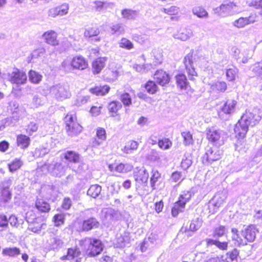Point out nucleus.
<instances>
[{
  "instance_id": "36",
  "label": "nucleus",
  "mask_w": 262,
  "mask_h": 262,
  "mask_svg": "<svg viewBox=\"0 0 262 262\" xmlns=\"http://www.w3.org/2000/svg\"><path fill=\"white\" fill-rule=\"evenodd\" d=\"M29 137L24 135H19L17 137V144L21 148H26L30 144Z\"/></svg>"
},
{
  "instance_id": "7",
  "label": "nucleus",
  "mask_w": 262,
  "mask_h": 262,
  "mask_svg": "<svg viewBox=\"0 0 262 262\" xmlns=\"http://www.w3.org/2000/svg\"><path fill=\"white\" fill-rule=\"evenodd\" d=\"M39 169L43 173L51 172L53 175L57 177H61L65 172V168L60 162L54 161L50 164H45Z\"/></svg>"
},
{
  "instance_id": "16",
  "label": "nucleus",
  "mask_w": 262,
  "mask_h": 262,
  "mask_svg": "<svg viewBox=\"0 0 262 262\" xmlns=\"http://www.w3.org/2000/svg\"><path fill=\"white\" fill-rule=\"evenodd\" d=\"M105 130L102 127H98L96 130V137L92 140L91 145L93 147L97 148L106 140Z\"/></svg>"
},
{
  "instance_id": "26",
  "label": "nucleus",
  "mask_w": 262,
  "mask_h": 262,
  "mask_svg": "<svg viewBox=\"0 0 262 262\" xmlns=\"http://www.w3.org/2000/svg\"><path fill=\"white\" fill-rule=\"evenodd\" d=\"M148 173L143 167L138 168L134 171V177L137 182L142 184L146 183L148 179Z\"/></svg>"
},
{
  "instance_id": "23",
  "label": "nucleus",
  "mask_w": 262,
  "mask_h": 262,
  "mask_svg": "<svg viewBox=\"0 0 262 262\" xmlns=\"http://www.w3.org/2000/svg\"><path fill=\"white\" fill-rule=\"evenodd\" d=\"M12 194L9 190L8 185L3 184L2 189L0 195V206H5L11 199Z\"/></svg>"
},
{
  "instance_id": "9",
  "label": "nucleus",
  "mask_w": 262,
  "mask_h": 262,
  "mask_svg": "<svg viewBox=\"0 0 262 262\" xmlns=\"http://www.w3.org/2000/svg\"><path fill=\"white\" fill-rule=\"evenodd\" d=\"M236 5L233 2H226L213 9V11L215 13L222 17H226L233 15L236 12Z\"/></svg>"
},
{
  "instance_id": "38",
  "label": "nucleus",
  "mask_w": 262,
  "mask_h": 262,
  "mask_svg": "<svg viewBox=\"0 0 262 262\" xmlns=\"http://www.w3.org/2000/svg\"><path fill=\"white\" fill-rule=\"evenodd\" d=\"M111 33L112 34H122L125 32L124 25L121 23H116L112 24L110 27Z\"/></svg>"
},
{
  "instance_id": "64",
  "label": "nucleus",
  "mask_w": 262,
  "mask_h": 262,
  "mask_svg": "<svg viewBox=\"0 0 262 262\" xmlns=\"http://www.w3.org/2000/svg\"><path fill=\"white\" fill-rule=\"evenodd\" d=\"M185 177H183L180 172L175 171L171 176L170 180L173 182L181 183Z\"/></svg>"
},
{
  "instance_id": "58",
  "label": "nucleus",
  "mask_w": 262,
  "mask_h": 262,
  "mask_svg": "<svg viewBox=\"0 0 262 262\" xmlns=\"http://www.w3.org/2000/svg\"><path fill=\"white\" fill-rule=\"evenodd\" d=\"M119 47L125 48L127 50H130L133 48L134 45L133 43L126 38H122L119 42Z\"/></svg>"
},
{
  "instance_id": "37",
  "label": "nucleus",
  "mask_w": 262,
  "mask_h": 262,
  "mask_svg": "<svg viewBox=\"0 0 262 262\" xmlns=\"http://www.w3.org/2000/svg\"><path fill=\"white\" fill-rule=\"evenodd\" d=\"M98 222L95 218H90L83 223L82 228L84 230L89 231L98 226Z\"/></svg>"
},
{
  "instance_id": "33",
  "label": "nucleus",
  "mask_w": 262,
  "mask_h": 262,
  "mask_svg": "<svg viewBox=\"0 0 262 262\" xmlns=\"http://www.w3.org/2000/svg\"><path fill=\"white\" fill-rule=\"evenodd\" d=\"M254 21V20H251V17H240L232 22V25L236 28H242Z\"/></svg>"
},
{
  "instance_id": "49",
  "label": "nucleus",
  "mask_w": 262,
  "mask_h": 262,
  "mask_svg": "<svg viewBox=\"0 0 262 262\" xmlns=\"http://www.w3.org/2000/svg\"><path fill=\"white\" fill-rule=\"evenodd\" d=\"M62 68L67 72H71L73 70L72 57H68L66 58L61 63Z\"/></svg>"
},
{
  "instance_id": "43",
  "label": "nucleus",
  "mask_w": 262,
  "mask_h": 262,
  "mask_svg": "<svg viewBox=\"0 0 262 262\" xmlns=\"http://www.w3.org/2000/svg\"><path fill=\"white\" fill-rule=\"evenodd\" d=\"M133 168L132 165L126 163H120L116 165L115 170L119 173H127L130 171Z\"/></svg>"
},
{
  "instance_id": "51",
  "label": "nucleus",
  "mask_w": 262,
  "mask_h": 262,
  "mask_svg": "<svg viewBox=\"0 0 262 262\" xmlns=\"http://www.w3.org/2000/svg\"><path fill=\"white\" fill-rule=\"evenodd\" d=\"M36 207L38 210L42 212H48L50 209L49 204L42 200H38L37 201Z\"/></svg>"
},
{
  "instance_id": "30",
  "label": "nucleus",
  "mask_w": 262,
  "mask_h": 262,
  "mask_svg": "<svg viewBox=\"0 0 262 262\" xmlns=\"http://www.w3.org/2000/svg\"><path fill=\"white\" fill-rule=\"evenodd\" d=\"M130 238L129 233L124 232L118 235L116 239V245L118 247H123L130 242Z\"/></svg>"
},
{
  "instance_id": "21",
  "label": "nucleus",
  "mask_w": 262,
  "mask_h": 262,
  "mask_svg": "<svg viewBox=\"0 0 262 262\" xmlns=\"http://www.w3.org/2000/svg\"><path fill=\"white\" fill-rule=\"evenodd\" d=\"M46 228V224L42 217H37L34 223L29 224L28 227L29 230L34 233H38L41 229H44Z\"/></svg>"
},
{
  "instance_id": "32",
  "label": "nucleus",
  "mask_w": 262,
  "mask_h": 262,
  "mask_svg": "<svg viewBox=\"0 0 262 262\" xmlns=\"http://www.w3.org/2000/svg\"><path fill=\"white\" fill-rule=\"evenodd\" d=\"M122 18L128 20H135L139 15V11L131 9H124L121 10Z\"/></svg>"
},
{
  "instance_id": "55",
  "label": "nucleus",
  "mask_w": 262,
  "mask_h": 262,
  "mask_svg": "<svg viewBox=\"0 0 262 262\" xmlns=\"http://www.w3.org/2000/svg\"><path fill=\"white\" fill-rule=\"evenodd\" d=\"M133 68L137 72L143 73L150 70L152 68V66L151 64H135Z\"/></svg>"
},
{
  "instance_id": "54",
  "label": "nucleus",
  "mask_w": 262,
  "mask_h": 262,
  "mask_svg": "<svg viewBox=\"0 0 262 262\" xmlns=\"http://www.w3.org/2000/svg\"><path fill=\"white\" fill-rule=\"evenodd\" d=\"M159 147L163 150L168 149L172 146L171 141L168 138H163L158 142Z\"/></svg>"
},
{
  "instance_id": "61",
  "label": "nucleus",
  "mask_w": 262,
  "mask_h": 262,
  "mask_svg": "<svg viewBox=\"0 0 262 262\" xmlns=\"http://www.w3.org/2000/svg\"><path fill=\"white\" fill-rule=\"evenodd\" d=\"M90 99V97L88 96H78L77 97L74 104L77 106H81L86 103Z\"/></svg>"
},
{
  "instance_id": "22",
  "label": "nucleus",
  "mask_w": 262,
  "mask_h": 262,
  "mask_svg": "<svg viewBox=\"0 0 262 262\" xmlns=\"http://www.w3.org/2000/svg\"><path fill=\"white\" fill-rule=\"evenodd\" d=\"M206 135L207 138L210 142L215 143L220 141L222 131L214 127H211L207 129Z\"/></svg>"
},
{
  "instance_id": "39",
  "label": "nucleus",
  "mask_w": 262,
  "mask_h": 262,
  "mask_svg": "<svg viewBox=\"0 0 262 262\" xmlns=\"http://www.w3.org/2000/svg\"><path fill=\"white\" fill-rule=\"evenodd\" d=\"M138 145L139 144L137 142L130 141L127 143L122 150L124 153L130 154L138 148Z\"/></svg>"
},
{
  "instance_id": "28",
  "label": "nucleus",
  "mask_w": 262,
  "mask_h": 262,
  "mask_svg": "<svg viewBox=\"0 0 262 262\" xmlns=\"http://www.w3.org/2000/svg\"><path fill=\"white\" fill-rule=\"evenodd\" d=\"M107 60L106 57H99L96 59L92 63V70L94 74L99 73L104 68Z\"/></svg>"
},
{
  "instance_id": "4",
  "label": "nucleus",
  "mask_w": 262,
  "mask_h": 262,
  "mask_svg": "<svg viewBox=\"0 0 262 262\" xmlns=\"http://www.w3.org/2000/svg\"><path fill=\"white\" fill-rule=\"evenodd\" d=\"M191 192L189 191H184L180 195L179 200L176 202L172 208L171 213L173 216H177L179 212L184 211L186 203L191 198Z\"/></svg>"
},
{
  "instance_id": "57",
  "label": "nucleus",
  "mask_w": 262,
  "mask_h": 262,
  "mask_svg": "<svg viewBox=\"0 0 262 262\" xmlns=\"http://www.w3.org/2000/svg\"><path fill=\"white\" fill-rule=\"evenodd\" d=\"M122 107V104L118 101H113L111 102L108 106L109 111L113 113L117 112Z\"/></svg>"
},
{
  "instance_id": "63",
  "label": "nucleus",
  "mask_w": 262,
  "mask_h": 262,
  "mask_svg": "<svg viewBox=\"0 0 262 262\" xmlns=\"http://www.w3.org/2000/svg\"><path fill=\"white\" fill-rule=\"evenodd\" d=\"M181 135L184 139V143L185 145H187L192 143V136L190 132H184L182 133Z\"/></svg>"
},
{
  "instance_id": "14",
  "label": "nucleus",
  "mask_w": 262,
  "mask_h": 262,
  "mask_svg": "<svg viewBox=\"0 0 262 262\" xmlns=\"http://www.w3.org/2000/svg\"><path fill=\"white\" fill-rule=\"evenodd\" d=\"M172 36L178 40L185 41L193 36V32L188 28H180L177 32L174 33Z\"/></svg>"
},
{
  "instance_id": "10",
  "label": "nucleus",
  "mask_w": 262,
  "mask_h": 262,
  "mask_svg": "<svg viewBox=\"0 0 262 262\" xmlns=\"http://www.w3.org/2000/svg\"><path fill=\"white\" fill-rule=\"evenodd\" d=\"M226 199V194L223 192L215 194L213 198L209 202V212L210 214L215 213L224 204Z\"/></svg>"
},
{
  "instance_id": "11",
  "label": "nucleus",
  "mask_w": 262,
  "mask_h": 262,
  "mask_svg": "<svg viewBox=\"0 0 262 262\" xmlns=\"http://www.w3.org/2000/svg\"><path fill=\"white\" fill-rule=\"evenodd\" d=\"M69 8V4L64 3L61 5L49 9L48 11V15L49 17L52 18H55L57 16H63L68 14Z\"/></svg>"
},
{
  "instance_id": "52",
  "label": "nucleus",
  "mask_w": 262,
  "mask_h": 262,
  "mask_svg": "<svg viewBox=\"0 0 262 262\" xmlns=\"http://www.w3.org/2000/svg\"><path fill=\"white\" fill-rule=\"evenodd\" d=\"M152 55L154 57V60H155V66L161 63L162 60V54L161 50L159 49H154L152 51Z\"/></svg>"
},
{
  "instance_id": "29",
  "label": "nucleus",
  "mask_w": 262,
  "mask_h": 262,
  "mask_svg": "<svg viewBox=\"0 0 262 262\" xmlns=\"http://www.w3.org/2000/svg\"><path fill=\"white\" fill-rule=\"evenodd\" d=\"M227 85L225 82L217 81L210 84V91L212 93H224L227 89Z\"/></svg>"
},
{
  "instance_id": "17",
  "label": "nucleus",
  "mask_w": 262,
  "mask_h": 262,
  "mask_svg": "<svg viewBox=\"0 0 262 262\" xmlns=\"http://www.w3.org/2000/svg\"><path fill=\"white\" fill-rule=\"evenodd\" d=\"M80 251L77 248H69L68 250L67 254L61 257L62 260H69L71 262H81V258L79 257Z\"/></svg>"
},
{
  "instance_id": "34",
  "label": "nucleus",
  "mask_w": 262,
  "mask_h": 262,
  "mask_svg": "<svg viewBox=\"0 0 262 262\" xmlns=\"http://www.w3.org/2000/svg\"><path fill=\"white\" fill-rule=\"evenodd\" d=\"M177 86L181 90H186L189 87V83L186 76L180 74L176 76Z\"/></svg>"
},
{
  "instance_id": "53",
  "label": "nucleus",
  "mask_w": 262,
  "mask_h": 262,
  "mask_svg": "<svg viewBox=\"0 0 262 262\" xmlns=\"http://www.w3.org/2000/svg\"><path fill=\"white\" fill-rule=\"evenodd\" d=\"M145 88L147 92L151 94L156 93L157 91L158 87L155 82L149 80L145 85Z\"/></svg>"
},
{
  "instance_id": "40",
  "label": "nucleus",
  "mask_w": 262,
  "mask_h": 262,
  "mask_svg": "<svg viewBox=\"0 0 262 262\" xmlns=\"http://www.w3.org/2000/svg\"><path fill=\"white\" fill-rule=\"evenodd\" d=\"M160 11L169 15H178L180 11V8L176 6H171L167 8H162Z\"/></svg>"
},
{
  "instance_id": "50",
  "label": "nucleus",
  "mask_w": 262,
  "mask_h": 262,
  "mask_svg": "<svg viewBox=\"0 0 262 262\" xmlns=\"http://www.w3.org/2000/svg\"><path fill=\"white\" fill-rule=\"evenodd\" d=\"M2 253L6 256H15L20 254V250L16 247L6 248L3 249Z\"/></svg>"
},
{
  "instance_id": "42",
  "label": "nucleus",
  "mask_w": 262,
  "mask_h": 262,
  "mask_svg": "<svg viewBox=\"0 0 262 262\" xmlns=\"http://www.w3.org/2000/svg\"><path fill=\"white\" fill-rule=\"evenodd\" d=\"M110 90V87L107 85L96 86L94 88H92L90 91L96 95L103 96L108 93Z\"/></svg>"
},
{
  "instance_id": "1",
  "label": "nucleus",
  "mask_w": 262,
  "mask_h": 262,
  "mask_svg": "<svg viewBox=\"0 0 262 262\" xmlns=\"http://www.w3.org/2000/svg\"><path fill=\"white\" fill-rule=\"evenodd\" d=\"M82 250L89 257H95L99 255L103 249L102 242L98 239L85 237L79 242Z\"/></svg>"
},
{
  "instance_id": "6",
  "label": "nucleus",
  "mask_w": 262,
  "mask_h": 262,
  "mask_svg": "<svg viewBox=\"0 0 262 262\" xmlns=\"http://www.w3.org/2000/svg\"><path fill=\"white\" fill-rule=\"evenodd\" d=\"M7 79L12 84L19 86L26 83L27 76L24 71L17 68H14L12 72L7 74Z\"/></svg>"
},
{
  "instance_id": "2",
  "label": "nucleus",
  "mask_w": 262,
  "mask_h": 262,
  "mask_svg": "<svg viewBox=\"0 0 262 262\" xmlns=\"http://www.w3.org/2000/svg\"><path fill=\"white\" fill-rule=\"evenodd\" d=\"M253 119H254L253 114L250 112H246L243 115L234 127V132L236 138L243 139L245 137L249 126L251 124Z\"/></svg>"
},
{
  "instance_id": "60",
  "label": "nucleus",
  "mask_w": 262,
  "mask_h": 262,
  "mask_svg": "<svg viewBox=\"0 0 262 262\" xmlns=\"http://www.w3.org/2000/svg\"><path fill=\"white\" fill-rule=\"evenodd\" d=\"M9 222L11 225L18 227L24 223L23 219H18L15 215H12L9 219Z\"/></svg>"
},
{
  "instance_id": "35",
  "label": "nucleus",
  "mask_w": 262,
  "mask_h": 262,
  "mask_svg": "<svg viewBox=\"0 0 262 262\" xmlns=\"http://www.w3.org/2000/svg\"><path fill=\"white\" fill-rule=\"evenodd\" d=\"M192 13L193 15L196 16L200 18H207L209 17V14L206 9L202 7L196 6L192 8Z\"/></svg>"
},
{
  "instance_id": "45",
  "label": "nucleus",
  "mask_w": 262,
  "mask_h": 262,
  "mask_svg": "<svg viewBox=\"0 0 262 262\" xmlns=\"http://www.w3.org/2000/svg\"><path fill=\"white\" fill-rule=\"evenodd\" d=\"M238 255V251L236 249H234L232 251L223 255V258H224L225 262L234 261L236 260Z\"/></svg>"
},
{
  "instance_id": "59",
  "label": "nucleus",
  "mask_w": 262,
  "mask_h": 262,
  "mask_svg": "<svg viewBox=\"0 0 262 262\" xmlns=\"http://www.w3.org/2000/svg\"><path fill=\"white\" fill-rule=\"evenodd\" d=\"M252 71L256 76L262 78V60L254 64Z\"/></svg>"
},
{
  "instance_id": "44",
  "label": "nucleus",
  "mask_w": 262,
  "mask_h": 262,
  "mask_svg": "<svg viewBox=\"0 0 262 262\" xmlns=\"http://www.w3.org/2000/svg\"><path fill=\"white\" fill-rule=\"evenodd\" d=\"M101 191V187L99 185H92L88 190V194L93 198L98 196Z\"/></svg>"
},
{
  "instance_id": "15",
  "label": "nucleus",
  "mask_w": 262,
  "mask_h": 262,
  "mask_svg": "<svg viewBox=\"0 0 262 262\" xmlns=\"http://www.w3.org/2000/svg\"><path fill=\"white\" fill-rule=\"evenodd\" d=\"M117 212L111 208H104L101 211V217L104 224H108L116 220Z\"/></svg>"
},
{
  "instance_id": "41",
  "label": "nucleus",
  "mask_w": 262,
  "mask_h": 262,
  "mask_svg": "<svg viewBox=\"0 0 262 262\" xmlns=\"http://www.w3.org/2000/svg\"><path fill=\"white\" fill-rule=\"evenodd\" d=\"M64 158L69 162L77 163L79 161V155L73 151H68L64 154Z\"/></svg>"
},
{
  "instance_id": "12",
  "label": "nucleus",
  "mask_w": 262,
  "mask_h": 262,
  "mask_svg": "<svg viewBox=\"0 0 262 262\" xmlns=\"http://www.w3.org/2000/svg\"><path fill=\"white\" fill-rule=\"evenodd\" d=\"M184 63L189 79L193 80L194 77L197 76V73L194 68L192 53H188L185 56L184 59Z\"/></svg>"
},
{
  "instance_id": "27",
  "label": "nucleus",
  "mask_w": 262,
  "mask_h": 262,
  "mask_svg": "<svg viewBox=\"0 0 262 262\" xmlns=\"http://www.w3.org/2000/svg\"><path fill=\"white\" fill-rule=\"evenodd\" d=\"M72 58L74 69L82 70L88 67V64L84 58L82 56H76Z\"/></svg>"
},
{
  "instance_id": "46",
  "label": "nucleus",
  "mask_w": 262,
  "mask_h": 262,
  "mask_svg": "<svg viewBox=\"0 0 262 262\" xmlns=\"http://www.w3.org/2000/svg\"><path fill=\"white\" fill-rule=\"evenodd\" d=\"M42 75L39 73L31 70L29 73V80L33 83L38 84L42 79Z\"/></svg>"
},
{
  "instance_id": "62",
  "label": "nucleus",
  "mask_w": 262,
  "mask_h": 262,
  "mask_svg": "<svg viewBox=\"0 0 262 262\" xmlns=\"http://www.w3.org/2000/svg\"><path fill=\"white\" fill-rule=\"evenodd\" d=\"M120 100L125 106H129L132 104V98L130 95L127 93H124L121 95Z\"/></svg>"
},
{
  "instance_id": "56",
  "label": "nucleus",
  "mask_w": 262,
  "mask_h": 262,
  "mask_svg": "<svg viewBox=\"0 0 262 262\" xmlns=\"http://www.w3.org/2000/svg\"><path fill=\"white\" fill-rule=\"evenodd\" d=\"M237 73V69L234 67L227 69L226 73L227 79L230 81H234L235 79Z\"/></svg>"
},
{
  "instance_id": "48",
  "label": "nucleus",
  "mask_w": 262,
  "mask_h": 262,
  "mask_svg": "<svg viewBox=\"0 0 262 262\" xmlns=\"http://www.w3.org/2000/svg\"><path fill=\"white\" fill-rule=\"evenodd\" d=\"M23 164V162L20 159L16 158L8 164L9 170L11 172L15 171L19 169Z\"/></svg>"
},
{
  "instance_id": "5",
  "label": "nucleus",
  "mask_w": 262,
  "mask_h": 262,
  "mask_svg": "<svg viewBox=\"0 0 262 262\" xmlns=\"http://www.w3.org/2000/svg\"><path fill=\"white\" fill-rule=\"evenodd\" d=\"M76 120V118L74 114H68L64 118L66 129L70 136H76L80 133L82 130V127Z\"/></svg>"
},
{
  "instance_id": "24",
  "label": "nucleus",
  "mask_w": 262,
  "mask_h": 262,
  "mask_svg": "<svg viewBox=\"0 0 262 262\" xmlns=\"http://www.w3.org/2000/svg\"><path fill=\"white\" fill-rule=\"evenodd\" d=\"M242 234L247 244V242H252L255 239L256 229L253 225L249 226L242 231Z\"/></svg>"
},
{
  "instance_id": "19",
  "label": "nucleus",
  "mask_w": 262,
  "mask_h": 262,
  "mask_svg": "<svg viewBox=\"0 0 262 262\" xmlns=\"http://www.w3.org/2000/svg\"><path fill=\"white\" fill-rule=\"evenodd\" d=\"M236 103V101L234 100H228L226 101L221 107V111L219 112V116L221 117L222 114H231L234 113Z\"/></svg>"
},
{
  "instance_id": "47",
  "label": "nucleus",
  "mask_w": 262,
  "mask_h": 262,
  "mask_svg": "<svg viewBox=\"0 0 262 262\" xmlns=\"http://www.w3.org/2000/svg\"><path fill=\"white\" fill-rule=\"evenodd\" d=\"M227 232L228 228L226 227L220 225L214 229L213 236L214 237H220L225 235Z\"/></svg>"
},
{
  "instance_id": "31",
  "label": "nucleus",
  "mask_w": 262,
  "mask_h": 262,
  "mask_svg": "<svg viewBox=\"0 0 262 262\" xmlns=\"http://www.w3.org/2000/svg\"><path fill=\"white\" fill-rule=\"evenodd\" d=\"M231 238L236 246H241L246 245V241L242 238L238 234V231L236 228L231 229Z\"/></svg>"
},
{
  "instance_id": "8",
  "label": "nucleus",
  "mask_w": 262,
  "mask_h": 262,
  "mask_svg": "<svg viewBox=\"0 0 262 262\" xmlns=\"http://www.w3.org/2000/svg\"><path fill=\"white\" fill-rule=\"evenodd\" d=\"M205 154L203 157V162L211 163L221 159L222 151L216 146L208 145L205 148Z\"/></svg>"
},
{
  "instance_id": "25",
  "label": "nucleus",
  "mask_w": 262,
  "mask_h": 262,
  "mask_svg": "<svg viewBox=\"0 0 262 262\" xmlns=\"http://www.w3.org/2000/svg\"><path fill=\"white\" fill-rule=\"evenodd\" d=\"M100 30L98 27L96 26H89L85 28L83 36L86 38L96 37L95 38V40L99 41L101 39L100 37L98 36Z\"/></svg>"
},
{
  "instance_id": "3",
  "label": "nucleus",
  "mask_w": 262,
  "mask_h": 262,
  "mask_svg": "<svg viewBox=\"0 0 262 262\" xmlns=\"http://www.w3.org/2000/svg\"><path fill=\"white\" fill-rule=\"evenodd\" d=\"M50 94L52 97L59 101L69 98L71 96L69 86L60 84H55L51 87Z\"/></svg>"
},
{
  "instance_id": "13",
  "label": "nucleus",
  "mask_w": 262,
  "mask_h": 262,
  "mask_svg": "<svg viewBox=\"0 0 262 262\" xmlns=\"http://www.w3.org/2000/svg\"><path fill=\"white\" fill-rule=\"evenodd\" d=\"M57 36V32L54 30H50L43 33L42 35V38L47 44L56 47L59 45Z\"/></svg>"
},
{
  "instance_id": "18",
  "label": "nucleus",
  "mask_w": 262,
  "mask_h": 262,
  "mask_svg": "<svg viewBox=\"0 0 262 262\" xmlns=\"http://www.w3.org/2000/svg\"><path fill=\"white\" fill-rule=\"evenodd\" d=\"M154 78L156 81L162 86L168 84L170 81L169 75L162 70L157 71L154 74Z\"/></svg>"
},
{
  "instance_id": "20",
  "label": "nucleus",
  "mask_w": 262,
  "mask_h": 262,
  "mask_svg": "<svg viewBox=\"0 0 262 262\" xmlns=\"http://www.w3.org/2000/svg\"><path fill=\"white\" fill-rule=\"evenodd\" d=\"M62 241L57 236L50 235L47 242V247L49 250H58L62 247Z\"/></svg>"
}]
</instances>
